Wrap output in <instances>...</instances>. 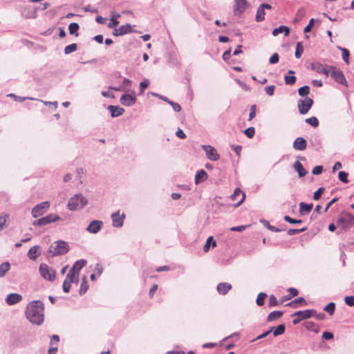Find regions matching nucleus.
Here are the masks:
<instances>
[{
  "instance_id": "31",
  "label": "nucleus",
  "mask_w": 354,
  "mask_h": 354,
  "mask_svg": "<svg viewBox=\"0 0 354 354\" xmlns=\"http://www.w3.org/2000/svg\"><path fill=\"white\" fill-rule=\"evenodd\" d=\"M210 246L212 248L216 247V241L214 239L213 236H209L206 240V243L203 248L204 252H207L209 250Z\"/></svg>"
},
{
  "instance_id": "3",
  "label": "nucleus",
  "mask_w": 354,
  "mask_h": 354,
  "mask_svg": "<svg viewBox=\"0 0 354 354\" xmlns=\"http://www.w3.org/2000/svg\"><path fill=\"white\" fill-rule=\"evenodd\" d=\"M88 201L82 194H76L68 202L67 207L70 211H77L84 208Z\"/></svg>"
},
{
  "instance_id": "9",
  "label": "nucleus",
  "mask_w": 354,
  "mask_h": 354,
  "mask_svg": "<svg viewBox=\"0 0 354 354\" xmlns=\"http://www.w3.org/2000/svg\"><path fill=\"white\" fill-rule=\"evenodd\" d=\"M202 149L205 151L207 158L212 161H216L220 158V155L217 153L216 149L211 145H202Z\"/></svg>"
},
{
  "instance_id": "41",
  "label": "nucleus",
  "mask_w": 354,
  "mask_h": 354,
  "mask_svg": "<svg viewBox=\"0 0 354 354\" xmlns=\"http://www.w3.org/2000/svg\"><path fill=\"white\" fill-rule=\"evenodd\" d=\"M88 288V284L86 281V277L84 276L82 279V281L80 286V294L82 295L84 294Z\"/></svg>"
},
{
  "instance_id": "20",
  "label": "nucleus",
  "mask_w": 354,
  "mask_h": 354,
  "mask_svg": "<svg viewBox=\"0 0 354 354\" xmlns=\"http://www.w3.org/2000/svg\"><path fill=\"white\" fill-rule=\"evenodd\" d=\"M107 109L110 111L111 118L119 117L124 112V109L118 106L109 105Z\"/></svg>"
},
{
  "instance_id": "7",
  "label": "nucleus",
  "mask_w": 354,
  "mask_h": 354,
  "mask_svg": "<svg viewBox=\"0 0 354 354\" xmlns=\"http://www.w3.org/2000/svg\"><path fill=\"white\" fill-rule=\"evenodd\" d=\"M313 104V100L311 98L306 97L304 100L298 101V109L299 113L302 115L306 114L311 109Z\"/></svg>"
},
{
  "instance_id": "12",
  "label": "nucleus",
  "mask_w": 354,
  "mask_h": 354,
  "mask_svg": "<svg viewBox=\"0 0 354 354\" xmlns=\"http://www.w3.org/2000/svg\"><path fill=\"white\" fill-rule=\"evenodd\" d=\"M103 226V222L100 220H94L91 221L86 227V230L91 234L98 233Z\"/></svg>"
},
{
  "instance_id": "27",
  "label": "nucleus",
  "mask_w": 354,
  "mask_h": 354,
  "mask_svg": "<svg viewBox=\"0 0 354 354\" xmlns=\"http://www.w3.org/2000/svg\"><path fill=\"white\" fill-rule=\"evenodd\" d=\"M304 304V306L307 305V302L306 301L304 297H297L292 300V301L288 303L286 306L292 307L294 308H297L299 307V304Z\"/></svg>"
},
{
  "instance_id": "22",
  "label": "nucleus",
  "mask_w": 354,
  "mask_h": 354,
  "mask_svg": "<svg viewBox=\"0 0 354 354\" xmlns=\"http://www.w3.org/2000/svg\"><path fill=\"white\" fill-rule=\"evenodd\" d=\"M216 289L219 294L225 295L232 289V285L227 282L219 283Z\"/></svg>"
},
{
  "instance_id": "60",
  "label": "nucleus",
  "mask_w": 354,
  "mask_h": 354,
  "mask_svg": "<svg viewBox=\"0 0 354 354\" xmlns=\"http://www.w3.org/2000/svg\"><path fill=\"white\" fill-rule=\"evenodd\" d=\"M149 86V81L147 80H145L140 83V94L143 93L145 90Z\"/></svg>"
},
{
  "instance_id": "40",
  "label": "nucleus",
  "mask_w": 354,
  "mask_h": 354,
  "mask_svg": "<svg viewBox=\"0 0 354 354\" xmlns=\"http://www.w3.org/2000/svg\"><path fill=\"white\" fill-rule=\"evenodd\" d=\"M266 297H267V294L266 293L263 292H260L257 295V298L256 299L257 305L259 306H262L264 304V300L266 298Z\"/></svg>"
},
{
  "instance_id": "25",
  "label": "nucleus",
  "mask_w": 354,
  "mask_h": 354,
  "mask_svg": "<svg viewBox=\"0 0 354 354\" xmlns=\"http://www.w3.org/2000/svg\"><path fill=\"white\" fill-rule=\"evenodd\" d=\"M293 168L298 172L299 177H304L307 174V171L304 168L302 164L298 160L294 162Z\"/></svg>"
},
{
  "instance_id": "39",
  "label": "nucleus",
  "mask_w": 354,
  "mask_h": 354,
  "mask_svg": "<svg viewBox=\"0 0 354 354\" xmlns=\"http://www.w3.org/2000/svg\"><path fill=\"white\" fill-rule=\"evenodd\" d=\"M339 50H340L342 53V59L345 62L346 64H349V56L350 53L349 50L345 48H342L340 46L337 47Z\"/></svg>"
},
{
  "instance_id": "30",
  "label": "nucleus",
  "mask_w": 354,
  "mask_h": 354,
  "mask_svg": "<svg viewBox=\"0 0 354 354\" xmlns=\"http://www.w3.org/2000/svg\"><path fill=\"white\" fill-rule=\"evenodd\" d=\"M40 248L39 245H35L30 248L28 252L27 256L31 260H35L39 254L37 250Z\"/></svg>"
},
{
  "instance_id": "44",
  "label": "nucleus",
  "mask_w": 354,
  "mask_h": 354,
  "mask_svg": "<svg viewBox=\"0 0 354 354\" xmlns=\"http://www.w3.org/2000/svg\"><path fill=\"white\" fill-rule=\"evenodd\" d=\"M335 309V304L334 302H330L328 303L324 308V310L327 312L330 315H332Z\"/></svg>"
},
{
  "instance_id": "1",
  "label": "nucleus",
  "mask_w": 354,
  "mask_h": 354,
  "mask_svg": "<svg viewBox=\"0 0 354 354\" xmlns=\"http://www.w3.org/2000/svg\"><path fill=\"white\" fill-rule=\"evenodd\" d=\"M44 303L40 300H35L28 304L26 316L31 323L41 325L44 319Z\"/></svg>"
},
{
  "instance_id": "46",
  "label": "nucleus",
  "mask_w": 354,
  "mask_h": 354,
  "mask_svg": "<svg viewBox=\"0 0 354 354\" xmlns=\"http://www.w3.org/2000/svg\"><path fill=\"white\" fill-rule=\"evenodd\" d=\"M304 52V48L301 42H297L295 50V57L299 59L301 57V55Z\"/></svg>"
},
{
  "instance_id": "54",
  "label": "nucleus",
  "mask_w": 354,
  "mask_h": 354,
  "mask_svg": "<svg viewBox=\"0 0 354 354\" xmlns=\"http://www.w3.org/2000/svg\"><path fill=\"white\" fill-rule=\"evenodd\" d=\"M283 219L290 224H299L302 223V221L301 219L292 218L289 216H285L283 217Z\"/></svg>"
},
{
  "instance_id": "47",
  "label": "nucleus",
  "mask_w": 354,
  "mask_h": 354,
  "mask_svg": "<svg viewBox=\"0 0 354 354\" xmlns=\"http://www.w3.org/2000/svg\"><path fill=\"white\" fill-rule=\"evenodd\" d=\"M297 78L295 75H285L284 81L287 85H293L296 82Z\"/></svg>"
},
{
  "instance_id": "15",
  "label": "nucleus",
  "mask_w": 354,
  "mask_h": 354,
  "mask_svg": "<svg viewBox=\"0 0 354 354\" xmlns=\"http://www.w3.org/2000/svg\"><path fill=\"white\" fill-rule=\"evenodd\" d=\"M239 196L241 197V199L234 205L235 207H239V205H241L245 198V193L240 188H236L234 191V193L230 196V198L232 201H234Z\"/></svg>"
},
{
  "instance_id": "64",
  "label": "nucleus",
  "mask_w": 354,
  "mask_h": 354,
  "mask_svg": "<svg viewBox=\"0 0 354 354\" xmlns=\"http://www.w3.org/2000/svg\"><path fill=\"white\" fill-rule=\"evenodd\" d=\"M306 15V10L304 8H299L296 14L297 19H301Z\"/></svg>"
},
{
  "instance_id": "63",
  "label": "nucleus",
  "mask_w": 354,
  "mask_h": 354,
  "mask_svg": "<svg viewBox=\"0 0 354 354\" xmlns=\"http://www.w3.org/2000/svg\"><path fill=\"white\" fill-rule=\"evenodd\" d=\"M279 56L277 53H275L270 57V58L269 59V62L271 64H277L279 62Z\"/></svg>"
},
{
  "instance_id": "17",
  "label": "nucleus",
  "mask_w": 354,
  "mask_h": 354,
  "mask_svg": "<svg viewBox=\"0 0 354 354\" xmlns=\"http://www.w3.org/2000/svg\"><path fill=\"white\" fill-rule=\"evenodd\" d=\"M316 311L313 309H307L305 310H299L294 313L292 316L300 317L302 320L310 318Z\"/></svg>"
},
{
  "instance_id": "29",
  "label": "nucleus",
  "mask_w": 354,
  "mask_h": 354,
  "mask_svg": "<svg viewBox=\"0 0 354 354\" xmlns=\"http://www.w3.org/2000/svg\"><path fill=\"white\" fill-rule=\"evenodd\" d=\"M281 32H283L285 36H288L290 33V29L286 26H279L272 30V35L277 36Z\"/></svg>"
},
{
  "instance_id": "49",
  "label": "nucleus",
  "mask_w": 354,
  "mask_h": 354,
  "mask_svg": "<svg viewBox=\"0 0 354 354\" xmlns=\"http://www.w3.org/2000/svg\"><path fill=\"white\" fill-rule=\"evenodd\" d=\"M348 174L347 172L341 171L338 174V178L342 183H347L348 182Z\"/></svg>"
},
{
  "instance_id": "45",
  "label": "nucleus",
  "mask_w": 354,
  "mask_h": 354,
  "mask_svg": "<svg viewBox=\"0 0 354 354\" xmlns=\"http://www.w3.org/2000/svg\"><path fill=\"white\" fill-rule=\"evenodd\" d=\"M306 328L309 330L315 332V333H318L319 331L318 326L312 322H307Z\"/></svg>"
},
{
  "instance_id": "23",
  "label": "nucleus",
  "mask_w": 354,
  "mask_h": 354,
  "mask_svg": "<svg viewBox=\"0 0 354 354\" xmlns=\"http://www.w3.org/2000/svg\"><path fill=\"white\" fill-rule=\"evenodd\" d=\"M44 225L62 220V218L55 214H49L42 217Z\"/></svg>"
},
{
  "instance_id": "59",
  "label": "nucleus",
  "mask_w": 354,
  "mask_h": 354,
  "mask_svg": "<svg viewBox=\"0 0 354 354\" xmlns=\"http://www.w3.org/2000/svg\"><path fill=\"white\" fill-rule=\"evenodd\" d=\"M8 218V214H2L1 215H0V230L3 228L5 223L6 222Z\"/></svg>"
},
{
  "instance_id": "6",
  "label": "nucleus",
  "mask_w": 354,
  "mask_h": 354,
  "mask_svg": "<svg viewBox=\"0 0 354 354\" xmlns=\"http://www.w3.org/2000/svg\"><path fill=\"white\" fill-rule=\"evenodd\" d=\"M50 207V203L44 201L35 205L31 210L32 217L37 218L45 214Z\"/></svg>"
},
{
  "instance_id": "16",
  "label": "nucleus",
  "mask_w": 354,
  "mask_h": 354,
  "mask_svg": "<svg viewBox=\"0 0 354 354\" xmlns=\"http://www.w3.org/2000/svg\"><path fill=\"white\" fill-rule=\"evenodd\" d=\"M37 10H39V8L24 7L21 11V15L26 19H35Z\"/></svg>"
},
{
  "instance_id": "32",
  "label": "nucleus",
  "mask_w": 354,
  "mask_h": 354,
  "mask_svg": "<svg viewBox=\"0 0 354 354\" xmlns=\"http://www.w3.org/2000/svg\"><path fill=\"white\" fill-rule=\"evenodd\" d=\"M313 146L320 148L322 147V139L319 135L315 134L311 137L310 140Z\"/></svg>"
},
{
  "instance_id": "53",
  "label": "nucleus",
  "mask_w": 354,
  "mask_h": 354,
  "mask_svg": "<svg viewBox=\"0 0 354 354\" xmlns=\"http://www.w3.org/2000/svg\"><path fill=\"white\" fill-rule=\"evenodd\" d=\"M72 282L73 281L65 279V280L64 281V283H63V286H62L63 291L64 292L67 293L70 291Z\"/></svg>"
},
{
  "instance_id": "18",
  "label": "nucleus",
  "mask_w": 354,
  "mask_h": 354,
  "mask_svg": "<svg viewBox=\"0 0 354 354\" xmlns=\"http://www.w3.org/2000/svg\"><path fill=\"white\" fill-rule=\"evenodd\" d=\"M292 147L295 150L303 151L306 149L307 142L304 138L298 137L295 140Z\"/></svg>"
},
{
  "instance_id": "36",
  "label": "nucleus",
  "mask_w": 354,
  "mask_h": 354,
  "mask_svg": "<svg viewBox=\"0 0 354 354\" xmlns=\"http://www.w3.org/2000/svg\"><path fill=\"white\" fill-rule=\"evenodd\" d=\"M10 268V264L8 262L2 263L0 265V277H3Z\"/></svg>"
},
{
  "instance_id": "26",
  "label": "nucleus",
  "mask_w": 354,
  "mask_h": 354,
  "mask_svg": "<svg viewBox=\"0 0 354 354\" xmlns=\"http://www.w3.org/2000/svg\"><path fill=\"white\" fill-rule=\"evenodd\" d=\"M313 204H307L304 202L299 203V213L301 215H305L309 213L313 209Z\"/></svg>"
},
{
  "instance_id": "62",
  "label": "nucleus",
  "mask_w": 354,
  "mask_h": 354,
  "mask_svg": "<svg viewBox=\"0 0 354 354\" xmlns=\"http://www.w3.org/2000/svg\"><path fill=\"white\" fill-rule=\"evenodd\" d=\"M169 104L172 106L174 111L180 112L181 111V106L178 103L170 100V102H169Z\"/></svg>"
},
{
  "instance_id": "52",
  "label": "nucleus",
  "mask_w": 354,
  "mask_h": 354,
  "mask_svg": "<svg viewBox=\"0 0 354 354\" xmlns=\"http://www.w3.org/2000/svg\"><path fill=\"white\" fill-rule=\"evenodd\" d=\"M307 230V227H303L301 229H290L288 231V234L289 236H293L301 232H305Z\"/></svg>"
},
{
  "instance_id": "51",
  "label": "nucleus",
  "mask_w": 354,
  "mask_h": 354,
  "mask_svg": "<svg viewBox=\"0 0 354 354\" xmlns=\"http://www.w3.org/2000/svg\"><path fill=\"white\" fill-rule=\"evenodd\" d=\"M244 133L248 138H252L255 133V129L253 127H248L244 131Z\"/></svg>"
},
{
  "instance_id": "13",
  "label": "nucleus",
  "mask_w": 354,
  "mask_h": 354,
  "mask_svg": "<svg viewBox=\"0 0 354 354\" xmlns=\"http://www.w3.org/2000/svg\"><path fill=\"white\" fill-rule=\"evenodd\" d=\"M329 75L337 83L347 86V81L344 73L341 71L333 70L332 72H330Z\"/></svg>"
},
{
  "instance_id": "21",
  "label": "nucleus",
  "mask_w": 354,
  "mask_h": 354,
  "mask_svg": "<svg viewBox=\"0 0 354 354\" xmlns=\"http://www.w3.org/2000/svg\"><path fill=\"white\" fill-rule=\"evenodd\" d=\"M311 68L316 71L317 73H322L326 75H329L330 71L327 70L323 64L319 62H313L311 64Z\"/></svg>"
},
{
  "instance_id": "8",
  "label": "nucleus",
  "mask_w": 354,
  "mask_h": 354,
  "mask_svg": "<svg viewBox=\"0 0 354 354\" xmlns=\"http://www.w3.org/2000/svg\"><path fill=\"white\" fill-rule=\"evenodd\" d=\"M120 103L125 106H131L136 102V93L133 91L131 93L122 95L120 99Z\"/></svg>"
},
{
  "instance_id": "37",
  "label": "nucleus",
  "mask_w": 354,
  "mask_h": 354,
  "mask_svg": "<svg viewBox=\"0 0 354 354\" xmlns=\"http://www.w3.org/2000/svg\"><path fill=\"white\" fill-rule=\"evenodd\" d=\"M265 10L261 7V6H259L255 19L257 21L260 22L264 20L265 19Z\"/></svg>"
},
{
  "instance_id": "5",
  "label": "nucleus",
  "mask_w": 354,
  "mask_h": 354,
  "mask_svg": "<svg viewBox=\"0 0 354 354\" xmlns=\"http://www.w3.org/2000/svg\"><path fill=\"white\" fill-rule=\"evenodd\" d=\"M39 273L41 276L46 280L53 281L55 279L56 272L55 271L49 268L46 264L41 263L39 266Z\"/></svg>"
},
{
  "instance_id": "43",
  "label": "nucleus",
  "mask_w": 354,
  "mask_h": 354,
  "mask_svg": "<svg viewBox=\"0 0 354 354\" xmlns=\"http://www.w3.org/2000/svg\"><path fill=\"white\" fill-rule=\"evenodd\" d=\"M310 93V87L307 85L300 87L298 89V94L301 97H306Z\"/></svg>"
},
{
  "instance_id": "50",
  "label": "nucleus",
  "mask_w": 354,
  "mask_h": 354,
  "mask_svg": "<svg viewBox=\"0 0 354 354\" xmlns=\"http://www.w3.org/2000/svg\"><path fill=\"white\" fill-rule=\"evenodd\" d=\"M279 305V301L277 299V297L274 295H271L269 297V302L268 306L269 307H274Z\"/></svg>"
},
{
  "instance_id": "48",
  "label": "nucleus",
  "mask_w": 354,
  "mask_h": 354,
  "mask_svg": "<svg viewBox=\"0 0 354 354\" xmlns=\"http://www.w3.org/2000/svg\"><path fill=\"white\" fill-rule=\"evenodd\" d=\"M306 122L313 127H317L319 126V120L316 117L314 116L306 119Z\"/></svg>"
},
{
  "instance_id": "35",
  "label": "nucleus",
  "mask_w": 354,
  "mask_h": 354,
  "mask_svg": "<svg viewBox=\"0 0 354 354\" xmlns=\"http://www.w3.org/2000/svg\"><path fill=\"white\" fill-rule=\"evenodd\" d=\"M86 264V261L84 259H80L75 261V263L72 266V268L74 269L77 273Z\"/></svg>"
},
{
  "instance_id": "19",
  "label": "nucleus",
  "mask_w": 354,
  "mask_h": 354,
  "mask_svg": "<svg viewBox=\"0 0 354 354\" xmlns=\"http://www.w3.org/2000/svg\"><path fill=\"white\" fill-rule=\"evenodd\" d=\"M22 299V296L18 293H10L6 298V302L11 306L19 303Z\"/></svg>"
},
{
  "instance_id": "42",
  "label": "nucleus",
  "mask_w": 354,
  "mask_h": 354,
  "mask_svg": "<svg viewBox=\"0 0 354 354\" xmlns=\"http://www.w3.org/2000/svg\"><path fill=\"white\" fill-rule=\"evenodd\" d=\"M77 45L75 43L68 45L64 48V54L68 55L71 53H73L77 50Z\"/></svg>"
},
{
  "instance_id": "56",
  "label": "nucleus",
  "mask_w": 354,
  "mask_h": 354,
  "mask_svg": "<svg viewBox=\"0 0 354 354\" xmlns=\"http://www.w3.org/2000/svg\"><path fill=\"white\" fill-rule=\"evenodd\" d=\"M256 109H257V106L255 104H253L250 106V114H249V118H248V120L250 121L252 120V119H254L256 116Z\"/></svg>"
},
{
  "instance_id": "61",
  "label": "nucleus",
  "mask_w": 354,
  "mask_h": 354,
  "mask_svg": "<svg viewBox=\"0 0 354 354\" xmlns=\"http://www.w3.org/2000/svg\"><path fill=\"white\" fill-rule=\"evenodd\" d=\"M344 301L346 305L348 306H354V295L353 296H346L344 298Z\"/></svg>"
},
{
  "instance_id": "10",
  "label": "nucleus",
  "mask_w": 354,
  "mask_h": 354,
  "mask_svg": "<svg viewBox=\"0 0 354 354\" xmlns=\"http://www.w3.org/2000/svg\"><path fill=\"white\" fill-rule=\"evenodd\" d=\"M125 215L124 213L120 214V212L118 211L111 215L112 225L115 227H121L124 224V220Z\"/></svg>"
},
{
  "instance_id": "24",
  "label": "nucleus",
  "mask_w": 354,
  "mask_h": 354,
  "mask_svg": "<svg viewBox=\"0 0 354 354\" xmlns=\"http://www.w3.org/2000/svg\"><path fill=\"white\" fill-rule=\"evenodd\" d=\"M207 177H208V175H207V172L203 169H200V170L197 171V172L196 174L194 182H195L196 185H198V184L205 181L207 178Z\"/></svg>"
},
{
  "instance_id": "33",
  "label": "nucleus",
  "mask_w": 354,
  "mask_h": 354,
  "mask_svg": "<svg viewBox=\"0 0 354 354\" xmlns=\"http://www.w3.org/2000/svg\"><path fill=\"white\" fill-rule=\"evenodd\" d=\"M260 222L261 223L263 224V225L264 227H266V228H268L269 230L272 231V232H281V230L275 227V226H273V225H271L270 224V223L267 221V220H265V219H261L260 220Z\"/></svg>"
},
{
  "instance_id": "14",
  "label": "nucleus",
  "mask_w": 354,
  "mask_h": 354,
  "mask_svg": "<svg viewBox=\"0 0 354 354\" xmlns=\"http://www.w3.org/2000/svg\"><path fill=\"white\" fill-rule=\"evenodd\" d=\"M132 32V28L130 24H127L125 25L121 26L118 28H115L113 32V35L118 37L122 36Z\"/></svg>"
},
{
  "instance_id": "28",
  "label": "nucleus",
  "mask_w": 354,
  "mask_h": 354,
  "mask_svg": "<svg viewBox=\"0 0 354 354\" xmlns=\"http://www.w3.org/2000/svg\"><path fill=\"white\" fill-rule=\"evenodd\" d=\"M283 313L281 310L272 311L268 315L266 320L268 322L275 321L279 319L283 315Z\"/></svg>"
},
{
  "instance_id": "4",
  "label": "nucleus",
  "mask_w": 354,
  "mask_h": 354,
  "mask_svg": "<svg viewBox=\"0 0 354 354\" xmlns=\"http://www.w3.org/2000/svg\"><path fill=\"white\" fill-rule=\"evenodd\" d=\"M337 227L346 230L354 225V216L349 213H344L336 221Z\"/></svg>"
},
{
  "instance_id": "34",
  "label": "nucleus",
  "mask_w": 354,
  "mask_h": 354,
  "mask_svg": "<svg viewBox=\"0 0 354 354\" xmlns=\"http://www.w3.org/2000/svg\"><path fill=\"white\" fill-rule=\"evenodd\" d=\"M79 24L77 23L73 22L71 23L68 26V31L71 35H73L75 36H78V30H79Z\"/></svg>"
},
{
  "instance_id": "57",
  "label": "nucleus",
  "mask_w": 354,
  "mask_h": 354,
  "mask_svg": "<svg viewBox=\"0 0 354 354\" xmlns=\"http://www.w3.org/2000/svg\"><path fill=\"white\" fill-rule=\"evenodd\" d=\"M274 90H275L274 85L268 86L265 88V92L269 96H272L274 95Z\"/></svg>"
},
{
  "instance_id": "2",
  "label": "nucleus",
  "mask_w": 354,
  "mask_h": 354,
  "mask_svg": "<svg viewBox=\"0 0 354 354\" xmlns=\"http://www.w3.org/2000/svg\"><path fill=\"white\" fill-rule=\"evenodd\" d=\"M69 250V245L64 241H56L50 244L47 251L48 257H55L66 254Z\"/></svg>"
},
{
  "instance_id": "11",
  "label": "nucleus",
  "mask_w": 354,
  "mask_h": 354,
  "mask_svg": "<svg viewBox=\"0 0 354 354\" xmlns=\"http://www.w3.org/2000/svg\"><path fill=\"white\" fill-rule=\"evenodd\" d=\"M248 2L246 0H235L234 12L236 15H241L248 8Z\"/></svg>"
},
{
  "instance_id": "38",
  "label": "nucleus",
  "mask_w": 354,
  "mask_h": 354,
  "mask_svg": "<svg viewBox=\"0 0 354 354\" xmlns=\"http://www.w3.org/2000/svg\"><path fill=\"white\" fill-rule=\"evenodd\" d=\"M286 326L285 324H280L277 327L272 330L274 336L277 337L285 333Z\"/></svg>"
},
{
  "instance_id": "58",
  "label": "nucleus",
  "mask_w": 354,
  "mask_h": 354,
  "mask_svg": "<svg viewBox=\"0 0 354 354\" xmlns=\"http://www.w3.org/2000/svg\"><path fill=\"white\" fill-rule=\"evenodd\" d=\"M324 187H319L313 194V199L315 201H318L322 196V194L324 192Z\"/></svg>"
},
{
  "instance_id": "55",
  "label": "nucleus",
  "mask_w": 354,
  "mask_h": 354,
  "mask_svg": "<svg viewBox=\"0 0 354 354\" xmlns=\"http://www.w3.org/2000/svg\"><path fill=\"white\" fill-rule=\"evenodd\" d=\"M76 274H78V273L71 268L68 274H66V279L73 282L74 278Z\"/></svg>"
}]
</instances>
